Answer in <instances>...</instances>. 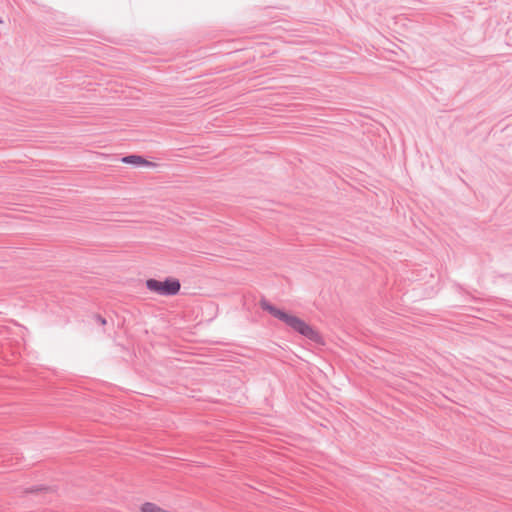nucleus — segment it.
<instances>
[{"instance_id":"f257e3e1","label":"nucleus","mask_w":512,"mask_h":512,"mask_svg":"<svg viewBox=\"0 0 512 512\" xmlns=\"http://www.w3.org/2000/svg\"><path fill=\"white\" fill-rule=\"evenodd\" d=\"M259 304L264 311H267L275 318L284 322L288 327H290L295 332L301 334L302 336L306 337L307 339L315 343H322V336L319 334V332L316 331L314 328H312L309 324H307L299 317L289 315L285 311H282L281 309L272 305L265 298H262Z\"/></svg>"},{"instance_id":"f03ea898","label":"nucleus","mask_w":512,"mask_h":512,"mask_svg":"<svg viewBox=\"0 0 512 512\" xmlns=\"http://www.w3.org/2000/svg\"><path fill=\"white\" fill-rule=\"evenodd\" d=\"M146 287L148 290L162 296H174L179 293L181 284L180 281L175 278H166L164 281L148 279L146 281Z\"/></svg>"},{"instance_id":"7ed1b4c3","label":"nucleus","mask_w":512,"mask_h":512,"mask_svg":"<svg viewBox=\"0 0 512 512\" xmlns=\"http://www.w3.org/2000/svg\"><path fill=\"white\" fill-rule=\"evenodd\" d=\"M122 162L126 163V164H134V165L155 166V164L153 162H150L139 155L125 156L122 158Z\"/></svg>"},{"instance_id":"20e7f679","label":"nucleus","mask_w":512,"mask_h":512,"mask_svg":"<svg viewBox=\"0 0 512 512\" xmlns=\"http://www.w3.org/2000/svg\"><path fill=\"white\" fill-rule=\"evenodd\" d=\"M141 512H169L152 502H146L141 506Z\"/></svg>"},{"instance_id":"39448f33","label":"nucleus","mask_w":512,"mask_h":512,"mask_svg":"<svg viewBox=\"0 0 512 512\" xmlns=\"http://www.w3.org/2000/svg\"><path fill=\"white\" fill-rule=\"evenodd\" d=\"M42 490L48 491V490H50V488L43 487V486H36V487L30 488V489H27L26 492L34 493V492H38V491H42Z\"/></svg>"},{"instance_id":"423d86ee","label":"nucleus","mask_w":512,"mask_h":512,"mask_svg":"<svg viewBox=\"0 0 512 512\" xmlns=\"http://www.w3.org/2000/svg\"><path fill=\"white\" fill-rule=\"evenodd\" d=\"M95 320L97 323H99L100 325H105L106 324V319L104 317H102L101 315L99 314H96L94 316Z\"/></svg>"}]
</instances>
